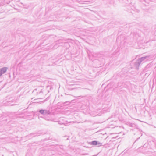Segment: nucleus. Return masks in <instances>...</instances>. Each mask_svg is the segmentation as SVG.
Segmentation results:
<instances>
[{
  "label": "nucleus",
  "mask_w": 156,
  "mask_h": 156,
  "mask_svg": "<svg viewBox=\"0 0 156 156\" xmlns=\"http://www.w3.org/2000/svg\"><path fill=\"white\" fill-rule=\"evenodd\" d=\"M62 123V124H64V122H62V123Z\"/></svg>",
  "instance_id": "nucleus-6"
},
{
  "label": "nucleus",
  "mask_w": 156,
  "mask_h": 156,
  "mask_svg": "<svg viewBox=\"0 0 156 156\" xmlns=\"http://www.w3.org/2000/svg\"><path fill=\"white\" fill-rule=\"evenodd\" d=\"M7 69V68L6 67H4L0 69V77L2 74L6 72Z\"/></svg>",
  "instance_id": "nucleus-3"
},
{
  "label": "nucleus",
  "mask_w": 156,
  "mask_h": 156,
  "mask_svg": "<svg viewBox=\"0 0 156 156\" xmlns=\"http://www.w3.org/2000/svg\"><path fill=\"white\" fill-rule=\"evenodd\" d=\"M45 118V120H51V121H54V122H57V121L56 120H55V119H47L48 118Z\"/></svg>",
  "instance_id": "nucleus-5"
},
{
  "label": "nucleus",
  "mask_w": 156,
  "mask_h": 156,
  "mask_svg": "<svg viewBox=\"0 0 156 156\" xmlns=\"http://www.w3.org/2000/svg\"><path fill=\"white\" fill-rule=\"evenodd\" d=\"M38 112L41 115L44 116H47L51 113L50 110L48 109H40L39 110Z\"/></svg>",
  "instance_id": "nucleus-2"
},
{
  "label": "nucleus",
  "mask_w": 156,
  "mask_h": 156,
  "mask_svg": "<svg viewBox=\"0 0 156 156\" xmlns=\"http://www.w3.org/2000/svg\"><path fill=\"white\" fill-rule=\"evenodd\" d=\"M149 58V56H147L139 58L136 61V62H135L134 64V66L138 69L140 65L141 64L145 62L148 61Z\"/></svg>",
  "instance_id": "nucleus-1"
},
{
  "label": "nucleus",
  "mask_w": 156,
  "mask_h": 156,
  "mask_svg": "<svg viewBox=\"0 0 156 156\" xmlns=\"http://www.w3.org/2000/svg\"><path fill=\"white\" fill-rule=\"evenodd\" d=\"M140 121L141 122H143V121Z\"/></svg>",
  "instance_id": "nucleus-7"
},
{
  "label": "nucleus",
  "mask_w": 156,
  "mask_h": 156,
  "mask_svg": "<svg viewBox=\"0 0 156 156\" xmlns=\"http://www.w3.org/2000/svg\"><path fill=\"white\" fill-rule=\"evenodd\" d=\"M91 144L93 145H98V146H101V143L96 141H93L91 143Z\"/></svg>",
  "instance_id": "nucleus-4"
}]
</instances>
